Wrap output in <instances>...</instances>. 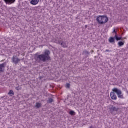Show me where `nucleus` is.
Masks as SVG:
<instances>
[{
	"label": "nucleus",
	"instance_id": "nucleus-1",
	"mask_svg": "<svg viewBox=\"0 0 128 128\" xmlns=\"http://www.w3.org/2000/svg\"><path fill=\"white\" fill-rule=\"evenodd\" d=\"M50 50H46L44 51L42 54L38 55L37 56V60L45 62L46 60H48L50 58L49 56Z\"/></svg>",
	"mask_w": 128,
	"mask_h": 128
},
{
	"label": "nucleus",
	"instance_id": "nucleus-2",
	"mask_svg": "<svg viewBox=\"0 0 128 128\" xmlns=\"http://www.w3.org/2000/svg\"><path fill=\"white\" fill-rule=\"evenodd\" d=\"M96 20L100 24H106L108 20V17L105 16H99L96 18Z\"/></svg>",
	"mask_w": 128,
	"mask_h": 128
},
{
	"label": "nucleus",
	"instance_id": "nucleus-3",
	"mask_svg": "<svg viewBox=\"0 0 128 128\" xmlns=\"http://www.w3.org/2000/svg\"><path fill=\"white\" fill-rule=\"evenodd\" d=\"M112 92L116 94L119 98H124V94L122 92V90L118 88H113L112 89Z\"/></svg>",
	"mask_w": 128,
	"mask_h": 128
},
{
	"label": "nucleus",
	"instance_id": "nucleus-4",
	"mask_svg": "<svg viewBox=\"0 0 128 128\" xmlns=\"http://www.w3.org/2000/svg\"><path fill=\"white\" fill-rule=\"evenodd\" d=\"M12 62H14V64H18L20 60V59L14 56H13L12 58Z\"/></svg>",
	"mask_w": 128,
	"mask_h": 128
},
{
	"label": "nucleus",
	"instance_id": "nucleus-5",
	"mask_svg": "<svg viewBox=\"0 0 128 128\" xmlns=\"http://www.w3.org/2000/svg\"><path fill=\"white\" fill-rule=\"evenodd\" d=\"M40 0H31L30 1V4H32V6H36L38 4Z\"/></svg>",
	"mask_w": 128,
	"mask_h": 128
},
{
	"label": "nucleus",
	"instance_id": "nucleus-6",
	"mask_svg": "<svg viewBox=\"0 0 128 128\" xmlns=\"http://www.w3.org/2000/svg\"><path fill=\"white\" fill-rule=\"evenodd\" d=\"M6 4H14L16 0H4Z\"/></svg>",
	"mask_w": 128,
	"mask_h": 128
},
{
	"label": "nucleus",
	"instance_id": "nucleus-7",
	"mask_svg": "<svg viewBox=\"0 0 128 128\" xmlns=\"http://www.w3.org/2000/svg\"><path fill=\"white\" fill-rule=\"evenodd\" d=\"M110 96L112 100H116V95L114 94V92H111Z\"/></svg>",
	"mask_w": 128,
	"mask_h": 128
},
{
	"label": "nucleus",
	"instance_id": "nucleus-8",
	"mask_svg": "<svg viewBox=\"0 0 128 128\" xmlns=\"http://www.w3.org/2000/svg\"><path fill=\"white\" fill-rule=\"evenodd\" d=\"M110 112H116V110H118V108L113 106H110Z\"/></svg>",
	"mask_w": 128,
	"mask_h": 128
},
{
	"label": "nucleus",
	"instance_id": "nucleus-9",
	"mask_svg": "<svg viewBox=\"0 0 128 128\" xmlns=\"http://www.w3.org/2000/svg\"><path fill=\"white\" fill-rule=\"evenodd\" d=\"M114 38H115L114 37H110L108 38V42H110V44H114Z\"/></svg>",
	"mask_w": 128,
	"mask_h": 128
},
{
	"label": "nucleus",
	"instance_id": "nucleus-10",
	"mask_svg": "<svg viewBox=\"0 0 128 128\" xmlns=\"http://www.w3.org/2000/svg\"><path fill=\"white\" fill-rule=\"evenodd\" d=\"M62 46H63V48H68V43L66 42H62L61 44Z\"/></svg>",
	"mask_w": 128,
	"mask_h": 128
},
{
	"label": "nucleus",
	"instance_id": "nucleus-11",
	"mask_svg": "<svg viewBox=\"0 0 128 128\" xmlns=\"http://www.w3.org/2000/svg\"><path fill=\"white\" fill-rule=\"evenodd\" d=\"M118 46H124V42H122V41H120L119 42H118Z\"/></svg>",
	"mask_w": 128,
	"mask_h": 128
},
{
	"label": "nucleus",
	"instance_id": "nucleus-12",
	"mask_svg": "<svg viewBox=\"0 0 128 128\" xmlns=\"http://www.w3.org/2000/svg\"><path fill=\"white\" fill-rule=\"evenodd\" d=\"M42 106V104L39 102H36L35 106V108H40Z\"/></svg>",
	"mask_w": 128,
	"mask_h": 128
},
{
	"label": "nucleus",
	"instance_id": "nucleus-13",
	"mask_svg": "<svg viewBox=\"0 0 128 128\" xmlns=\"http://www.w3.org/2000/svg\"><path fill=\"white\" fill-rule=\"evenodd\" d=\"M4 68V64H0V72H2V68Z\"/></svg>",
	"mask_w": 128,
	"mask_h": 128
},
{
	"label": "nucleus",
	"instance_id": "nucleus-14",
	"mask_svg": "<svg viewBox=\"0 0 128 128\" xmlns=\"http://www.w3.org/2000/svg\"><path fill=\"white\" fill-rule=\"evenodd\" d=\"M114 38H115L116 40H122V37L118 36L117 34H115Z\"/></svg>",
	"mask_w": 128,
	"mask_h": 128
},
{
	"label": "nucleus",
	"instance_id": "nucleus-15",
	"mask_svg": "<svg viewBox=\"0 0 128 128\" xmlns=\"http://www.w3.org/2000/svg\"><path fill=\"white\" fill-rule=\"evenodd\" d=\"M8 94H10L11 96H12L14 94V92H12V90H10Z\"/></svg>",
	"mask_w": 128,
	"mask_h": 128
},
{
	"label": "nucleus",
	"instance_id": "nucleus-16",
	"mask_svg": "<svg viewBox=\"0 0 128 128\" xmlns=\"http://www.w3.org/2000/svg\"><path fill=\"white\" fill-rule=\"evenodd\" d=\"M69 114L71 116H74V114H76V113L72 110H70V112H69Z\"/></svg>",
	"mask_w": 128,
	"mask_h": 128
},
{
	"label": "nucleus",
	"instance_id": "nucleus-17",
	"mask_svg": "<svg viewBox=\"0 0 128 128\" xmlns=\"http://www.w3.org/2000/svg\"><path fill=\"white\" fill-rule=\"evenodd\" d=\"M48 102H52V98H50L48 100Z\"/></svg>",
	"mask_w": 128,
	"mask_h": 128
},
{
	"label": "nucleus",
	"instance_id": "nucleus-18",
	"mask_svg": "<svg viewBox=\"0 0 128 128\" xmlns=\"http://www.w3.org/2000/svg\"><path fill=\"white\" fill-rule=\"evenodd\" d=\"M116 34V29H114L113 32H112V34Z\"/></svg>",
	"mask_w": 128,
	"mask_h": 128
},
{
	"label": "nucleus",
	"instance_id": "nucleus-19",
	"mask_svg": "<svg viewBox=\"0 0 128 128\" xmlns=\"http://www.w3.org/2000/svg\"><path fill=\"white\" fill-rule=\"evenodd\" d=\"M70 84H68V83H67L66 84V88H70Z\"/></svg>",
	"mask_w": 128,
	"mask_h": 128
},
{
	"label": "nucleus",
	"instance_id": "nucleus-20",
	"mask_svg": "<svg viewBox=\"0 0 128 128\" xmlns=\"http://www.w3.org/2000/svg\"><path fill=\"white\" fill-rule=\"evenodd\" d=\"M111 52L110 50H105V52Z\"/></svg>",
	"mask_w": 128,
	"mask_h": 128
},
{
	"label": "nucleus",
	"instance_id": "nucleus-21",
	"mask_svg": "<svg viewBox=\"0 0 128 128\" xmlns=\"http://www.w3.org/2000/svg\"><path fill=\"white\" fill-rule=\"evenodd\" d=\"M84 52H86L87 54H88V52L86 50H84Z\"/></svg>",
	"mask_w": 128,
	"mask_h": 128
},
{
	"label": "nucleus",
	"instance_id": "nucleus-22",
	"mask_svg": "<svg viewBox=\"0 0 128 128\" xmlns=\"http://www.w3.org/2000/svg\"><path fill=\"white\" fill-rule=\"evenodd\" d=\"M124 38H122V40H124Z\"/></svg>",
	"mask_w": 128,
	"mask_h": 128
},
{
	"label": "nucleus",
	"instance_id": "nucleus-23",
	"mask_svg": "<svg viewBox=\"0 0 128 128\" xmlns=\"http://www.w3.org/2000/svg\"><path fill=\"white\" fill-rule=\"evenodd\" d=\"M92 52H94V50H92Z\"/></svg>",
	"mask_w": 128,
	"mask_h": 128
},
{
	"label": "nucleus",
	"instance_id": "nucleus-24",
	"mask_svg": "<svg viewBox=\"0 0 128 128\" xmlns=\"http://www.w3.org/2000/svg\"><path fill=\"white\" fill-rule=\"evenodd\" d=\"M16 90H18V88H16Z\"/></svg>",
	"mask_w": 128,
	"mask_h": 128
}]
</instances>
